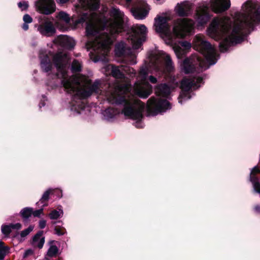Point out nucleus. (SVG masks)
<instances>
[{"label": "nucleus", "mask_w": 260, "mask_h": 260, "mask_svg": "<svg viewBox=\"0 0 260 260\" xmlns=\"http://www.w3.org/2000/svg\"><path fill=\"white\" fill-rule=\"evenodd\" d=\"M168 67H170V69H171V68H172L173 67V66H167Z\"/></svg>", "instance_id": "nucleus-48"}, {"label": "nucleus", "mask_w": 260, "mask_h": 260, "mask_svg": "<svg viewBox=\"0 0 260 260\" xmlns=\"http://www.w3.org/2000/svg\"><path fill=\"white\" fill-rule=\"evenodd\" d=\"M110 66H105L104 68H103V70L104 71H106L107 70L108 68H109Z\"/></svg>", "instance_id": "nucleus-47"}, {"label": "nucleus", "mask_w": 260, "mask_h": 260, "mask_svg": "<svg viewBox=\"0 0 260 260\" xmlns=\"http://www.w3.org/2000/svg\"><path fill=\"white\" fill-rule=\"evenodd\" d=\"M125 67H127L128 66H125Z\"/></svg>", "instance_id": "nucleus-50"}, {"label": "nucleus", "mask_w": 260, "mask_h": 260, "mask_svg": "<svg viewBox=\"0 0 260 260\" xmlns=\"http://www.w3.org/2000/svg\"><path fill=\"white\" fill-rule=\"evenodd\" d=\"M260 22L259 4L249 0L243 5L242 13L237 18H214L208 28L209 35L215 40H222L220 50L224 52L229 48L242 42L246 36Z\"/></svg>", "instance_id": "nucleus-2"}, {"label": "nucleus", "mask_w": 260, "mask_h": 260, "mask_svg": "<svg viewBox=\"0 0 260 260\" xmlns=\"http://www.w3.org/2000/svg\"><path fill=\"white\" fill-rule=\"evenodd\" d=\"M210 66H183L182 72L188 76L183 78L181 82V92L178 98L179 103H182L183 100H187L191 98L190 90H195L203 84V78L200 72L209 69Z\"/></svg>", "instance_id": "nucleus-6"}, {"label": "nucleus", "mask_w": 260, "mask_h": 260, "mask_svg": "<svg viewBox=\"0 0 260 260\" xmlns=\"http://www.w3.org/2000/svg\"><path fill=\"white\" fill-rule=\"evenodd\" d=\"M98 92H92L96 94H104L109 103L114 105L104 110L102 114L105 119L110 121L120 112L125 116L136 120L134 125L137 128H142L143 123L141 121L145 104L129 91V85H122L118 84L114 87L109 86L107 91H103L102 84L100 80Z\"/></svg>", "instance_id": "nucleus-3"}, {"label": "nucleus", "mask_w": 260, "mask_h": 260, "mask_svg": "<svg viewBox=\"0 0 260 260\" xmlns=\"http://www.w3.org/2000/svg\"><path fill=\"white\" fill-rule=\"evenodd\" d=\"M33 254V251L31 249H28L25 251L23 254V257L25 258L29 255H32Z\"/></svg>", "instance_id": "nucleus-38"}, {"label": "nucleus", "mask_w": 260, "mask_h": 260, "mask_svg": "<svg viewBox=\"0 0 260 260\" xmlns=\"http://www.w3.org/2000/svg\"><path fill=\"white\" fill-rule=\"evenodd\" d=\"M55 234L58 236L63 235L65 233V230L63 228L56 226L54 229Z\"/></svg>", "instance_id": "nucleus-34"}, {"label": "nucleus", "mask_w": 260, "mask_h": 260, "mask_svg": "<svg viewBox=\"0 0 260 260\" xmlns=\"http://www.w3.org/2000/svg\"><path fill=\"white\" fill-rule=\"evenodd\" d=\"M179 38L178 37H174V43L173 44L170 45L173 47V49L178 57H181L182 56L184 55L186 51L189 50L191 47L190 43L186 41H180L178 44H176L175 39ZM181 38V37H179Z\"/></svg>", "instance_id": "nucleus-19"}, {"label": "nucleus", "mask_w": 260, "mask_h": 260, "mask_svg": "<svg viewBox=\"0 0 260 260\" xmlns=\"http://www.w3.org/2000/svg\"><path fill=\"white\" fill-rule=\"evenodd\" d=\"M53 44L66 49H72L75 45L74 40L68 36L59 35L53 41Z\"/></svg>", "instance_id": "nucleus-20"}, {"label": "nucleus", "mask_w": 260, "mask_h": 260, "mask_svg": "<svg viewBox=\"0 0 260 260\" xmlns=\"http://www.w3.org/2000/svg\"><path fill=\"white\" fill-rule=\"evenodd\" d=\"M39 58L41 65H67L70 59L69 54L65 52L53 54L45 49L40 50Z\"/></svg>", "instance_id": "nucleus-10"}, {"label": "nucleus", "mask_w": 260, "mask_h": 260, "mask_svg": "<svg viewBox=\"0 0 260 260\" xmlns=\"http://www.w3.org/2000/svg\"><path fill=\"white\" fill-rule=\"evenodd\" d=\"M147 62L148 65H172L173 63L170 55L163 51L150 54Z\"/></svg>", "instance_id": "nucleus-15"}, {"label": "nucleus", "mask_w": 260, "mask_h": 260, "mask_svg": "<svg viewBox=\"0 0 260 260\" xmlns=\"http://www.w3.org/2000/svg\"><path fill=\"white\" fill-rule=\"evenodd\" d=\"M39 22L38 30L41 35L50 37L55 34L56 30L50 18L45 16H41L39 18Z\"/></svg>", "instance_id": "nucleus-16"}, {"label": "nucleus", "mask_w": 260, "mask_h": 260, "mask_svg": "<svg viewBox=\"0 0 260 260\" xmlns=\"http://www.w3.org/2000/svg\"><path fill=\"white\" fill-rule=\"evenodd\" d=\"M45 106V103H44V101H41L40 104H39V107L40 108H41L42 106Z\"/></svg>", "instance_id": "nucleus-46"}, {"label": "nucleus", "mask_w": 260, "mask_h": 260, "mask_svg": "<svg viewBox=\"0 0 260 260\" xmlns=\"http://www.w3.org/2000/svg\"><path fill=\"white\" fill-rule=\"evenodd\" d=\"M42 67L45 72H55V76L62 79L61 83L66 91L73 95L71 110L77 114H81V111L87 107L83 100L89 97L92 92H98V81L92 83L87 77L78 73L81 71V66H71L70 70L74 74L71 76L68 75L67 66Z\"/></svg>", "instance_id": "nucleus-4"}, {"label": "nucleus", "mask_w": 260, "mask_h": 260, "mask_svg": "<svg viewBox=\"0 0 260 260\" xmlns=\"http://www.w3.org/2000/svg\"><path fill=\"white\" fill-rule=\"evenodd\" d=\"M34 229V226L30 225L27 229L22 231L20 233L21 238H24L27 236Z\"/></svg>", "instance_id": "nucleus-33"}, {"label": "nucleus", "mask_w": 260, "mask_h": 260, "mask_svg": "<svg viewBox=\"0 0 260 260\" xmlns=\"http://www.w3.org/2000/svg\"><path fill=\"white\" fill-rule=\"evenodd\" d=\"M43 231H39L36 235L34 236L32 244L34 247H38L41 249L45 242V238L43 237Z\"/></svg>", "instance_id": "nucleus-25"}, {"label": "nucleus", "mask_w": 260, "mask_h": 260, "mask_svg": "<svg viewBox=\"0 0 260 260\" xmlns=\"http://www.w3.org/2000/svg\"><path fill=\"white\" fill-rule=\"evenodd\" d=\"M53 191H54L53 189H49L46 190L42 196V198L40 200L37 204H42V206H45L47 205L46 202L48 201L49 199V197L50 194H53Z\"/></svg>", "instance_id": "nucleus-28"}, {"label": "nucleus", "mask_w": 260, "mask_h": 260, "mask_svg": "<svg viewBox=\"0 0 260 260\" xmlns=\"http://www.w3.org/2000/svg\"><path fill=\"white\" fill-rule=\"evenodd\" d=\"M148 66H142L140 69L137 81L134 87V91L136 95L141 98L146 99L152 93V87L146 82L148 74Z\"/></svg>", "instance_id": "nucleus-9"}, {"label": "nucleus", "mask_w": 260, "mask_h": 260, "mask_svg": "<svg viewBox=\"0 0 260 260\" xmlns=\"http://www.w3.org/2000/svg\"><path fill=\"white\" fill-rule=\"evenodd\" d=\"M72 65H81V62H80L78 60L75 59L73 60Z\"/></svg>", "instance_id": "nucleus-44"}, {"label": "nucleus", "mask_w": 260, "mask_h": 260, "mask_svg": "<svg viewBox=\"0 0 260 260\" xmlns=\"http://www.w3.org/2000/svg\"><path fill=\"white\" fill-rule=\"evenodd\" d=\"M119 3L127 8H131L133 16L137 19H144L148 14V5L142 0H120Z\"/></svg>", "instance_id": "nucleus-11"}, {"label": "nucleus", "mask_w": 260, "mask_h": 260, "mask_svg": "<svg viewBox=\"0 0 260 260\" xmlns=\"http://www.w3.org/2000/svg\"><path fill=\"white\" fill-rule=\"evenodd\" d=\"M35 6L40 13L45 15L51 14L56 10L54 0H37L35 2Z\"/></svg>", "instance_id": "nucleus-17"}, {"label": "nucleus", "mask_w": 260, "mask_h": 260, "mask_svg": "<svg viewBox=\"0 0 260 260\" xmlns=\"http://www.w3.org/2000/svg\"><path fill=\"white\" fill-rule=\"evenodd\" d=\"M18 6L21 10H25L28 7V4L26 2H19Z\"/></svg>", "instance_id": "nucleus-35"}, {"label": "nucleus", "mask_w": 260, "mask_h": 260, "mask_svg": "<svg viewBox=\"0 0 260 260\" xmlns=\"http://www.w3.org/2000/svg\"><path fill=\"white\" fill-rule=\"evenodd\" d=\"M205 40L203 36L197 35L193 39L192 46L204 56L208 65H214L219 58V54L215 48Z\"/></svg>", "instance_id": "nucleus-8"}, {"label": "nucleus", "mask_w": 260, "mask_h": 260, "mask_svg": "<svg viewBox=\"0 0 260 260\" xmlns=\"http://www.w3.org/2000/svg\"><path fill=\"white\" fill-rule=\"evenodd\" d=\"M53 190H54V191H53V193L56 192V196L58 198H61L62 197V191L61 190H58V189H53Z\"/></svg>", "instance_id": "nucleus-40"}, {"label": "nucleus", "mask_w": 260, "mask_h": 260, "mask_svg": "<svg viewBox=\"0 0 260 260\" xmlns=\"http://www.w3.org/2000/svg\"><path fill=\"white\" fill-rule=\"evenodd\" d=\"M22 28L24 30H27L28 29V25L27 24V23H25L22 25Z\"/></svg>", "instance_id": "nucleus-43"}, {"label": "nucleus", "mask_w": 260, "mask_h": 260, "mask_svg": "<svg viewBox=\"0 0 260 260\" xmlns=\"http://www.w3.org/2000/svg\"><path fill=\"white\" fill-rule=\"evenodd\" d=\"M22 228V225L20 223H16L15 224L11 223L10 224H4L2 225L1 230L2 233L8 236L11 232L12 230H20Z\"/></svg>", "instance_id": "nucleus-24"}, {"label": "nucleus", "mask_w": 260, "mask_h": 260, "mask_svg": "<svg viewBox=\"0 0 260 260\" xmlns=\"http://www.w3.org/2000/svg\"><path fill=\"white\" fill-rule=\"evenodd\" d=\"M111 75L112 76L116 79H124L125 75L120 71L119 69V66H111Z\"/></svg>", "instance_id": "nucleus-27"}, {"label": "nucleus", "mask_w": 260, "mask_h": 260, "mask_svg": "<svg viewBox=\"0 0 260 260\" xmlns=\"http://www.w3.org/2000/svg\"><path fill=\"white\" fill-rule=\"evenodd\" d=\"M149 79L150 82L152 83L155 84L157 82V79L152 76H150L149 78Z\"/></svg>", "instance_id": "nucleus-41"}, {"label": "nucleus", "mask_w": 260, "mask_h": 260, "mask_svg": "<svg viewBox=\"0 0 260 260\" xmlns=\"http://www.w3.org/2000/svg\"><path fill=\"white\" fill-rule=\"evenodd\" d=\"M260 173V170L257 167H254L251 171L250 180L252 182L255 192L260 193V177L257 175Z\"/></svg>", "instance_id": "nucleus-22"}, {"label": "nucleus", "mask_w": 260, "mask_h": 260, "mask_svg": "<svg viewBox=\"0 0 260 260\" xmlns=\"http://www.w3.org/2000/svg\"><path fill=\"white\" fill-rule=\"evenodd\" d=\"M9 248L4 246V242L0 241V260H3L7 253L9 252Z\"/></svg>", "instance_id": "nucleus-29"}, {"label": "nucleus", "mask_w": 260, "mask_h": 260, "mask_svg": "<svg viewBox=\"0 0 260 260\" xmlns=\"http://www.w3.org/2000/svg\"><path fill=\"white\" fill-rule=\"evenodd\" d=\"M178 82L173 79V81L170 86L166 84H161L156 87L155 92L158 96L167 98L173 91V90L177 87Z\"/></svg>", "instance_id": "nucleus-21"}, {"label": "nucleus", "mask_w": 260, "mask_h": 260, "mask_svg": "<svg viewBox=\"0 0 260 260\" xmlns=\"http://www.w3.org/2000/svg\"><path fill=\"white\" fill-rule=\"evenodd\" d=\"M196 60H199V58L197 56L187 58L184 60L183 65H197Z\"/></svg>", "instance_id": "nucleus-32"}, {"label": "nucleus", "mask_w": 260, "mask_h": 260, "mask_svg": "<svg viewBox=\"0 0 260 260\" xmlns=\"http://www.w3.org/2000/svg\"><path fill=\"white\" fill-rule=\"evenodd\" d=\"M46 224V221L45 220H41L39 221V226L41 229H44Z\"/></svg>", "instance_id": "nucleus-39"}, {"label": "nucleus", "mask_w": 260, "mask_h": 260, "mask_svg": "<svg viewBox=\"0 0 260 260\" xmlns=\"http://www.w3.org/2000/svg\"><path fill=\"white\" fill-rule=\"evenodd\" d=\"M23 20L25 23H30L32 21V18L28 15L25 14L23 16Z\"/></svg>", "instance_id": "nucleus-36"}, {"label": "nucleus", "mask_w": 260, "mask_h": 260, "mask_svg": "<svg viewBox=\"0 0 260 260\" xmlns=\"http://www.w3.org/2000/svg\"><path fill=\"white\" fill-rule=\"evenodd\" d=\"M32 213V209L31 208H25L23 209L20 214L21 216L24 219H27Z\"/></svg>", "instance_id": "nucleus-31"}, {"label": "nucleus", "mask_w": 260, "mask_h": 260, "mask_svg": "<svg viewBox=\"0 0 260 260\" xmlns=\"http://www.w3.org/2000/svg\"><path fill=\"white\" fill-rule=\"evenodd\" d=\"M59 20L57 22V26L62 31L66 30L68 28L67 25L70 22V18L69 15L64 12H60L57 16Z\"/></svg>", "instance_id": "nucleus-23"}, {"label": "nucleus", "mask_w": 260, "mask_h": 260, "mask_svg": "<svg viewBox=\"0 0 260 260\" xmlns=\"http://www.w3.org/2000/svg\"><path fill=\"white\" fill-rule=\"evenodd\" d=\"M43 209L41 208L40 209L35 210V211H32V214H33L35 217H39L43 213Z\"/></svg>", "instance_id": "nucleus-37"}, {"label": "nucleus", "mask_w": 260, "mask_h": 260, "mask_svg": "<svg viewBox=\"0 0 260 260\" xmlns=\"http://www.w3.org/2000/svg\"><path fill=\"white\" fill-rule=\"evenodd\" d=\"M167 17H159L155 19L154 27L156 32L160 34L166 44L174 43V37L184 38L190 35L194 29V21L191 19L179 18L174 21L172 30Z\"/></svg>", "instance_id": "nucleus-5"}, {"label": "nucleus", "mask_w": 260, "mask_h": 260, "mask_svg": "<svg viewBox=\"0 0 260 260\" xmlns=\"http://www.w3.org/2000/svg\"><path fill=\"white\" fill-rule=\"evenodd\" d=\"M115 53L116 57L120 58L119 61L130 65H134L137 63L135 51L123 42L115 45Z\"/></svg>", "instance_id": "nucleus-12"}, {"label": "nucleus", "mask_w": 260, "mask_h": 260, "mask_svg": "<svg viewBox=\"0 0 260 260\" xmlns=\"http://www.w3.org/2000/svg\"><path fill=\"white\" fill-rule=\"evenodd\" d=\"M171 108L170 103L166 100H162L160 98L156 99L152 97L148 100L147 102V109L149 112L154 111L156 114L158 112H165L167 110Z\"/></svg>", "instance_id": "nucleus-14"}, {"label": "nucleus", "mask_w": 260, "mask_h": 260, "mask_svg": "<svg viewBox=\"0 0 260 260\" xmlns=\"http://www.w3.org/2000/svg\"><path fill=\"white\" fill-rule=\"evenodd\" d=\"M254 210L256 212H260V206L257 205L254 207Z\"/></svg>", "instance_id": "nucleus-45"}, {"label": "nucleus", "mask_w": 260, "mask_h": 260, "mask_svg": "<svg viewBox=\"0 0 260 260\" xmlns=\"http://www.w3.org/2000/svg\"><path fill=\"white\" fill-rule=\"evenodd\" d=\"M54 241H50L49 243L50 247L48 250V251L47 252V254L45 256V259L46 260H48V257H53L56 256L58 251V248L57 247L54 245L53 244V243L54 242Z\"/></svg>", "instance_id": "nucleus-26"}, {"label": "nucleus", "mask_w": 260, "mask_h": 260, "mask_svg": "<svg viewBox=\"0 0 260 260\" xmlns=\"http://www.w3.org/2000/svg\"><path fill=\"white\" fill-rule=\"evenodd\" d=\"M69 0H56V2L60 4H63L68 2Z\"/></svg>", "instance_id": "nucleus-42"}, {"label": "nucleus", "mask_w": 260, "mask_h": 260, "mask_svg": "<svg viewBox=\"0 0 260 260\" xmlns=\"http://www.w3.org/2000/svg\"><path fill=\"white\" fill-rule=\"evenodd\" d=\"M215 13H221L226 11L231 6L230 0H210L209 3H203L197 9L194 19L198 26H203L210 19L209 6Z\"/></svg>", "instance_id": "nucleus-7"}, {"label": "nucleus", "mask_w": 260, "mask_h": 260, "mask_svg": "<svg viewBox=\"0 0 260 260\" xmlns=\"http://www.w3.org/2000/svg\"><path fill=\"white\" fill-rule=\"evenodd\" d=\"M148 30L144 24H136L132 27V32L127 37V41L133 49L140 48L146 40Z\"/></svg>", "instance_id": "nucleus-13"}, {"label": "nucleus", "mask_w": 260, "mask_h": 260, "mask_svg": "<svg viewBox=\"0 0 260 260\" xmlns=\"http://www.w3.org/2000/svg\"><path fill=\"white\" fill-rule=\"evenodd\" d=\"M42 97H43V99L45 100V99L46 97H45L44 95H43V96H42Z\"/></svg>", "instance_id": "nucleus-49"}, {"label": "nucleus", "mask_w": 260, "mask_h": 260, "mask_svg": "<svg viewBox=\"0 0 260 260\" xmlns=\"http://www.w3.org/2000/svg\"><path fill=\"white\" fill-rule=\"evenodd\" d=\"M63 212L61 209H58V210H53L49 214V217L51 219H57L59 217L63 215Z\"/></svg>", "instance_id": "nucleus-30"}, {"label": "nucleus", "mask_w": 260, "mask_h": 260, "mask_svg": "<svg viewBox=\"0 0 260 260\" xmlns=\"http://www.w3.org/2000/svg\"><path fill=\"white\" fill-rule=\"evenodd\" d=\"M176 14L180 17L190 15L192 12V5L187 1L178 3L175 8Z\"/></svg>", "instance_id": "nucleus-18"}, {"label": "nucleus", "mask_w": 260, "mask_h": 260, "mask_svg": "<svg viewBox=\"0 0 260 260\" xmlns=\"http://www.w3.org/2000/svg\"><path fill=\"white\" fill-rule=\"evenodd\" d=\"M79 1L81 6L87 12L75 21V24L86 23L88 40L86 46L90 52V58L94 63L99 61L106 62L114 36L124 30V23L127 18L116 7H112L108 12V8L104 7L102 13H97L95 11L99 8V0Z\"/></svg>", "instance_id": "nucleus-1"}]
</instances>
